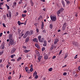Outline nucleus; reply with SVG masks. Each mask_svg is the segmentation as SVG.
I'll return each mask as SVG.
<instances>
[{"label": "nucleus", "instance_id": "1", "mask_svg": "<svg viewBox=\"0 0 80 80\" xmlns=\"http://www.w3.org/2000/svg\"><path fill=\"white\" fill-rule=\"evenodd\" d=\"M51 19L52 20V21L55 22L56 21V17H54L52 16H51Z\"/></svg>", "mask_w": 80, "mask_h": 80}, {"label": "nucleus", "instance_id": "2", "mask_svg": "<svg viewBox=\"0 0 80 80\" xmlns=\"http://www.w3.org/2000/svg\"><path fill=\"white\" fill-rule=\"evenodd\" d=\"M28 33H29V31H27L26 32V33L23 36L24 38H26V37L28 36Z\"/></svg>", "mask_w": 80, "mask_h": 80}, {"label": "nucleus", "instance_id": "3", "mask_svg": "<svg viewBox=\"0 0 80 80\" xmlns=\"http://www.w3.org/2000/svg\"><path fill=\"white\" fill-rule=\"evenodd\" d=\"M58 41H59V40L58 39V38H56L54 40V44L56 45V44L57 43V42H58Z\"/></svg>", "mask_w": 80, "mask_h": 80}, {"label": "nucleus", "instance_id": "4", "mask_svg": "<svg viewBox=\"0 0 80 80\" xmlns=\"http://www.w3.org/2000/svg\"><path fill=\"white\" fill-rule=\"evenodd\" d=\"M61 3L64 8L65 7V2L63 0H61Z\"/></svg>", "mask_w": 80, "mask_h": 80}, {"label": "nucleus", "instance_id": "5", "mask_svg": "<svg viewBox=\"0 0 80 80\" xmlns=\"http://www.w3.org/2000/svg\"><path fill=\"white\" fill-rule=\"evenodd\" d=\"M9 43L10 44V45H12L14 43V42L13 40H11L9 41Z\"/></svg>", "mask_w": 80, "mask_h": 80}, {"label": "nucleus", "instance_id": "6", "mask_svg": "<svg viewBox=\"0 0 80 80\" xmlns=\"http://www.w3.org/2000/svg\"><path fill=\"white\" fill-rule=\"evenodd\" d=\"M33 30L30 31V32L29 31V32L28 33V34H29V35H33Z\"/></svg>", "mask_w": 80, "mask_h": 80}, {"label": "nucleus", "instance_id": "7", "mask_svg": "<svg viewBox=\"0 0 80 80\" xmlns=\"http://www.w3.org/2000/svg\"><path fill=\"white\" fill-rule=\"evenodd\" d=\"M65 25H66V23H65L64 24H63V26L62 27V30H65Z\"/></svg>", "mask_w": 80, "mask_h": 80}, {"label": "nucleus", "instance_id": "8", "mask_svg": "<svg viewBox=\"0 0 80 80\" xmlns=\"http://www.w3.org/2000/svg\"><path fill=\"white\" fill-rule=\"evenodd\" d=\"M5 44H2L1 46V48L2 49H3L5 48Z\"/></svg>", "mask_w": 80, "mask_h": 80}, {"label": "nucleus", "instance_id": "9", "mask_svg": "<svg viewBox=\"0 0 80 80\" xmlns=\"http://www.w3.org/2000/svg\"><path fill=\"white\" fill-rule=\"evenodd\" d=\"M16 50V48H14L12 50V51L11 52V54H12L13 53H14L15 52V51Z\"/></svg>", "mask_w": 80, "mask_h": 80}, {"label": "nucleus", "instance_id": "10", "mask_svg": "<svg viewBox=\"0 0 80 80\" xmlns=\"http://www.w3.org/2000/svg\"><path fill=\"white\" fill-rule=\"evenodd\" d=\"M44 44H43L44 47H46L47 46V41H44Z\"/></svg>", "mask_w": 80, "mask_h": 80}, {"label": "nucleus", "instance_id": "11", "mask_svg": "<svg viewBox=\"0 0 80 80\" xmlns=\"http://www.w3.org/2000/svg\"><path fill=\"white\" fill-rule=\"evenodd\" d=\"M25 69L26 70V72H28V73H30V72H29V71H28V67L25 68Z\"/></svg>", "mask_w": 80, "mask_h": 80}, {"label": "nucleus", "instance_id": "12", "mask_svg": "<svg viewBox=\"0 0 80 80\" xmlns=\"http://www.w3.org/2000/svg\"><path fill=\"white\" fill-rule=\"evenodd\" d=\"M36 55H37L38 57L40 56V52L38 51H36Z\"/></svg>", "mask_w": 80, "mask_h": 80}, {"label": "nucleus", "instance_id": "13", "mask_svg": "<svg viewBox=\"0 0 80 80\" xmlns=\"http://www.w3.org/2000/svg\"><path fill=\"white\" fill-rule=\"evenodd\" d=\"M44 38H42V39L40 41H39V42H40L41 43H43V42H44Z\"/></svg>", "mask_w": 80, "mask_h": 80}, {"label": "nucleus", "instance_id": "14", "mask_svg": "<svg viewBox=\"0 0 80 80\" xmlns=\"http://www.w3.org/2000/svg\"><path fill=\"white\" fill-rule=\"evenodd\" d=\"M42 22V24L41 25V28L42 29H43V27H44V22Z\"/></svg>", "mask_w": 80, "mask_h": 80}, {"label": "nucleus", "instance_id": "15", "mask_svg": "<svg viewBox=\"0 0 80 80\" xmlns=\"http://www.w3.org/2000/svg\"><path fill=\"white\" fill-rule=\"evenodd\" d=\"M30 3L32 6H33V5H34V3L33 2V1L32 0H31L30 1Z\"/></svg>", "mask_w": 80, "mask_h": 80}, {"label": "nucleus", "instance_id": "16", "mask_svg": "<svg viewBox=\"0 0 80 80\" xmlns=\"http://www.w3.org/2000/svg\"><path fill=\"white\" fill-rule=\"evenodd\" d=\"M30 40V39H29V38L27 37L25 40V42H26V43H27V42H28V41Z\"/></svg>", "mask_w": 80, "mask_h": 80}, {"label": "nucleus", "instance_id": "17", "mask_svg": "<svg viewBox=\"0 0 80 80\" xmlns=\"http://www.w3.org/2000/svg\"><path fill=\"white\" fill-rule=\"evenodd\" d=\"M30 50H27V49H25L24 50V52L25 53H28L29 52H30Z\"/></svg>", "mask_w": 80, "mask_h": 80}, {"label": "nucleus", "instance_id": "18", "mask_svg": "<svg viewBox=\"0 0 80 80\" xmlns=\"http://www.w3.org/2000/svg\"><path fill=\"white\" fill-rule=\"evenodd\" d=\"M61 12H61V11L60 10H59L57 12V15H59V14H60L61 13Z\"/></svg>", "mask_w": 80, "mask_h": 80}, {"label": "nucleus", "instance_id": "19", "mask_svg": "<svg viewBox=\"0 0 80 80\" xmlns=\"http://www.w3.org/2000/svg\"><path fill=\"white\" fill-rule=\"evenodd\" d=\"M42 58V56H40L38 57V59L39 60L38 62H40V60H41V58Z\"/></svg>", "mask_w": 80, "mask_h": 80}, {"label": "nucleus", "instance_id": "20", "mask_svg": "<svg viewBox=\"0 0 80 80\" xmlns=\"http://www.w3.org/2000/svg\"><path fill=\"white\" fill-rule=\"evenodd\" d=\"M37 75V72L35 71L33 74V76L35 77Z\"/></svg>", "mask_w": 80, "mask_h": 80}, {"label": "nucleus", "instance_id": "21", "mask_svg": "<svg viewBox=\"0 0 80 80\" xmlns=\"http://www.w3.org/2000/svg\"><path fill=\"white\" fill-rule=\"evenodd\" d=\"M17 5V3L14 2L13 3V5L12 6L13 8H14V7H16Z\"/></svg>", "mask_w": 80, "mask_h": 80}, {"label": "nucleus", "instance_id": "22", "mask_svg": "<svg viewBox=\"0 0 80 80\" xmlns=\"http://www.w3.org/2000/svg\"><path fill=\"white\" fill-rule=\"evenodd\" d=\"M13 38H12V36H10L9 38V40H13Z\"/></svg>", "mask_w": 80, "mask_h": 80}, {"label": "nucleus", "instance_id": "23", "mask_svg": "<svg viewBox=\"0 0 80 80\" xmlns=\"http://www.w3.org/2000/svg\"><path fill=\"white\" fill-rule=\"evenodd\" d=\"M33 41L34 42H38V39L37 38H35L33 39Z\"/></svg>", "mask_w": 80, "mask_h": 80}, {"label": "nucleus", "instance_id": "24", "mask_svg": "<svg viewBox=\"0 0 80 80\" xmlns=\"http://www.w3.org/2000/svg\"><path fill=\"white\" fill-rule=\"evenodd\" d=\"M9 15L10 17H12V12H11V11H9Z\"/></svg>", "mask_w": 80, "mask_h": 80}, {"label": "nucleus", "instance_id": "25", "mask_svg": "<svg viewBox=\"0 0 80 80\" xmlns=\"http://www.w3.org/2000/svg\"><path fill=\"white\" fill-rule=\"evenodd\" d=\"M66 4L67 5H69V4H70V1H66Z\"/></svg>", "mask_w": 80, "mask_h": 80}, {"label": "nucleus", "instance_id": "26", "mask_svg": "<svg viewBox=\"0 0 80 80\" xmlns=\"http://www.w3.org/2000/svg\"><path fill=\"white\" fill-rule=\"evenodd\" d=\"M35 47H36L38 48H39L40 47L38 46V45L37 44H35Z\"/></svg>", "mask_w": 80, "mask_h": 80}, {"label": "nucleus", "instance_id": "27", "mask_svg": "<svg viewBox=\"0 0 80 80\" xmlns=\"http://www.w3.org/2000/svg\"><path fill=\"white\" fill-rule=\"evenodd\" d=\"M41 38H42V36H39L38 37V41H39L41 39Z\"/></svg>", "mask_w": 80, "mask_h": 80}, {"label": "nucleus", "instance_id": "28", "mask_svg": "<svg viewBox=\"0 0 80 80\" xmlns=\"http://www.w3.org/2000/svg\"><path fill=\"white\" fill-rule=\"evenodd\" d=\"M5 5H6V6L8 10L10 9V7H9V6H8V5L7 4H6Z\"/></svg>", "mask_w": 80, "mask_h": 80}, {"label": "nucleus", "instance_id": "29", "mask_svg": "<svg viewBox=\"0 0 80 80\" xmlns=\"http://www.w3.org/2000/svg\"><path fill=\"white\" fill-rule=\"evenodd\" d=\"M44 59H48V56L47 55L44 56Z\"/></svg>", "mask_w": 80, "mask_h": 80}, {"label": "nucleus", "instance_id": "30", "mask_svg": "<svg viewBox=\"0 0 80 80\" xmlns=\"http://www.w3.org/2000/svg\"><path fill=\"white\" fill-rule=\"evenodd\" d=\"M3 18L4 20H6V15H4L3 16Z\"/></svg>", "mask_w": 80, "mask_h": 80}, {"label": "nucleus", "instance_id": "31", "mask_svg": "<svg viewBox=\"0 0 80 80\" xmlns=\"http://www.w3.org/2000/svg\"><path fill=\"white\" fill-rule=\"evenodd\" d=\"M59 10L61 12H62L64 10V9H63V8H61L60 10Z\"/></svg>", "mask_w": 80, "mask_h": 80}, {"label": "nucleus", "instance_id": "32", "mask_svg": "<svg viewBox=\"0 0 80 80\" xmlns=\"http://www.w3.org/2000/svg\"><path fill=\"white\" fill-rule=\"evenodd\" d=\"M27 16V15H26L25 14H22V17H23V18L24 17H26Z\"/></svg>", "mask_w": 80, "mask_h": 80}, {"label": "nucleus", "instance_id": "33", "mask_svg": "<svg viewBox=\"0 0 80 80\" xmlns=\"http://www.w3.org/2000/svg\"><path fill=\"white\" fill-rule=\"evenodd\" d=\"M3 3H4L3 2L0 3V7H2V5H3Z\"/></svg>", "mask_w": 80, "mask_h": 80}, {"label": "nucleus", "instance_id": "34", "mask_svg": "<svg viewBox=\"0 0 80 80\" xmlns=\"http://www.w3.org/2000/svg\"><path fill=\"white\" fill-rule=\"evenodd\" d=\"M49 27L51 28H53V25H52V24H51L50 25Z\"/></svg>", "mask_w": 80, "mask_h": 80}, {"label": "nucleus", "instance_id": "35", "mask_svg": "<svg viewBox=\"0 0 80 80\" xmlns=\"http://www.w3.org/2000/svg\"><path fill=\"white\" fill-rule=\"evenodd\" d=\"M18 25L19 26L21 25V22H20V21H18Z\"/></svg>", "mask_w": 80, "mask_h": 80}, {"label": "nucleus", "instance_id": "36", "mask_svg": "<svg viewBox=\"0 0 80 80\" xmlns=\"http://www.w3.org/2000/svg\"><path fill=\"white\" fill-rule=\"evenodd\" d=\"M21 59H22V58H21V57H19L17 59V61H20V60H21Z\"/></svg>", "mask_w": 80, "mask_h": 80}, {"label": "nucleus", "instance_id": "37", "mask_svg": "<svg viewBox=\"0 0 80 80\" xmlns=\"http://www.w3.org/2000/svg\"><path fill=\"white\" fill-rule=\"evenodd\" d=\"M49 72H51V71H52V68H50L49 70Z\"/></svg>", "mask_w": 80, "mask_h": 80}, {"label": "nucleus", "instance_id": "38", "mask_svg": "<svg viewBox=\"0 0 80 80\" xmlns=\"http://www.w3.org/2000/svg\"><path fill=\"white\" fill-rule=\"evenodd\" d=\"M33 68H31L30 69V72H33Z\"/></svg>", "mask_w": 80, "mask_h": 80}, {"label": "nucleus", "instance_id": "39", "mask_svg": "<svg viewBox=\"0 0 80 80\" xmlns=\"http://www.w3.org/2000/svg\"><path fill=\"white\" fill-rule=\"evenodd\" d=\"M67 72H64L63 73V75H64V76H66L67 75Z\"/></svg>", "mask_w": 80, "mask_h": 80}, {"label": "nucleus", "instance_id": "40", "mask_svg": "<svg viewBox=\"0 0 80 80\" xmlns=\"http://www.w3.org/2000/svg\"><path fill=\"white\" fill-rule=\"evenodd\" d=\"M3 51L1 52H0V55H2V54H3Z\"/></svg>", "mask_w": 80, "mask_h": 80}, {"label": "nucleus", "instance_id": "41", "mask_svg": "<svg viewBox=\"0 0 80 80\" xmlns=\"http://www.w3.org/2000/svg\"><path fill=\"white\" fill-rule=\"evenodd\" d=\"M45 50V48L44 47H43L42 48V51H44Z\"/></svg>", "mask_w": 80, "mask_h": 80}, {"label": "nucleus", "instance_id": "42", "mask_svg": "<svg viewBox=\"0 0 80 80\" xmlns=\"http://www.w3.org/2000/svg\"><path fill=\"white\" fill-rule=\"evenodd\" d=\"M38 77V75H36L35 77V78L36 79H37V78Z\"/></svg>", "mask_w": 80, "mask_h": 80}, {"label": "nucleus", "instance_id": "43", "mask_svg": "<svg viewBox=\"0 0 80 80\" xmlns=\"http://www.w3.org/2000/svg\"><path fill=\"white\" fill-rule=\"evenodd\" d=\"M2 25L4 27H6V26L5 25V23H3Z\"/></svg>", "mask_w": 80, "mask_h": 80}, {"label": "nucleus", "instance_id": "44", "mask_svg": "<svg viewBox=\"0 0 80 80\" xmlns=\"http://www.w3.org/2000/svg\"><path fill=\"white\" fill-rule=\"evenodd\" d=\"M10 65V64H8L7 65L6 67L7 68H8V67H9V66Z\"/></svg>", "mask_w": 80, "mask_h": 80}, {"label": "nucleus", "instance_id": "45", "mask_svg": "<svg viewBox=\"0 0 80 80\" xmlns=\"http://www.w3.org/2000/svg\"><path fill=\"white\" fill-rule=\"evenodd\" d=\"M67 57H68V55H66L64 57V58H67Z\"/></svg>", "mask_w": 80, "mask_h": 80}, {"label": "nucleus", "instance_id": "46", "mask_svg": "<svg viewBox=\"0 0 80 80\" xmlns=\"http://www.w3.org/2000/svg\"><path fill=\"white\" fill-rule=\"evenodd\" d=\"M77 56H78V55H76L75 56L74 58H75V59H76V58H77Z\"/></svg>", "mask_w": 80, "mask_h": 80}, {"label": "nucleus", "instance_id": "47", "mask_svg": "<svg viewBox=\"0 0 80 80\" xmlns=\"http://www.w3.org/2000/svg\"><path fill=\"white\" fill-rule=\"evenodd\" d=\"M53 46H52L51 48V50H53Z\"/></svg>", "mask_w": 80, "mask_h": 80}, {"label": "nucleus", "instance_id": "48", "mask_svg": "<svg viewBox=\"0 0 80 80\" xmlns=\"http://www.w3.org/2000/svg\"><path fill=\"white\" fill-rule=\"evenodd\" d=\"M56 58V56H53L52 57V59H54V58Z\"/></svg>", "mask_w": 80, "mask_h": 80}, {"label": "nucleus", "instance_id": "49", "mask_svg": "<svg viewBox=\"0 0 80 80\" xmlns=\"http://www.w3.org/2000/svg\"><path fill=\"white\" fill-rule=\"evenodd\" d=\"M3 34V33H1L0 34V37H1L2 36V34Z\"/></svg>", "mask_w": 80, "mask_h": 80}, {"label": "nucleus", "instance_id": "50", "mask_svg": "<svg viewBox=\"0 0 80 80\" xmlns=\"http://www.w3.org/2000/svg\"><path fill=\"white\" fill-rule=\"evenodd\" d=\"M67 32H65L62 34V35H67Z\"/></svg>", "mask_w": 80, "mask_h": 80}, {"label": "nucleus", "instance_id": "51", "mask_svg": "<svg viewBox=\"0 0 80 80\" xmlns=\"http://www.w3.org/2000/svg\"><path fill=\"white\" fill-rule=\"evenodd\" d=\"M11 76H9L8 78V79L9 80H10V79H11Z\"/></svg>", "mask_w": 80, "mask_h": 80}, {"label": "nucleus", "instance_id": "52", "mask_svg": "<svg viewBox=\"0 0 80 80\" xmlns=\"http://www.w3.org/2000/svg\"><path fill=\"white\" fill-rule=\"evenodd\" d=\"M36 31H37V33H38V32H39V30H38V29H36Z\"/></svg>", "mask_w": 80, "mask_h": 80}, {"label": "nucleus", "instance_id": "53", "mask_svg": "<svg viewBox=\"0 0 80 80\" xmlns=\"http://www.w3.org/2000/svg\"><path fill=\"white\" fill-rule=\"evenodd\" d=\"M62 50H61L59 52V55H60L61 53H62Z\"/></svg>", "mask_w": 80, "mask_h": 80}, {"label": "nucleus", "instance_id": "54", "mask_svg": "<svg viewBox=\"0 0 80 80\" xmlns=\"http://www.w3.org/2000/svg\"><path fill=\"white\" fill-rule=\"evenodd\" d=\"M42 32H43V33H45L46 32V31H45V30H44L42 31Z\"/></svg>", "mask_w": 80, "mask_h": 80}, {"label": "nucleus", "instance_id": "55", "mask_svg": "<svg viewBox=\"0 0 80 80\" xmlns=\"http://www.w3.org/2000/svg\"><path fill=\"white\" fill-rule=\"evenodd\" d=\"M23 48H25V49H26V48H27V47L26 46H23Z\"/></svg>", "mask_w": 80, "mask_h": 80}, {"label": "nucleus", "instance_id": "56", "mask_svg": "<svg viewBox=\"0 0 80 80\" xmlns=\"http://www.w3.org/2000/svg\"><path fill=\"white\" fill-rule=\"evenodd\" d=\"M75 17H78V15H77V13L76 14H75Z\"/></svg>", "mask_w": 80, "mask_h": 80}, {"label": "nucleus", "instance_id": "57", "mask_svg": "<svg viewBox=\"0 0 80 80\" xmlns=\"http://www.w3.org/2000/svg\"><path fill=\"white\" fill-rule=\"evenodd\" d=\"M11 61H13V62L14 61H15V60L14 59H12L11 60Z\"/></svg>", "mask_w": 80, "mask_h": 80}, {"label": "nucleus", "instance_id": "58", "mask_svg": "<svg viewBox=\"0 0 80 80\" xmlns=\"http://www.w3.org/2000/svg\"><path fill=\"white\" fill-rule=\"evenodd\" d=\"M6 16H7V17H8V18L9 17V16H8V14H7Z\"/></svg>", "mask_w": 80, "mask_h": 80}, {"label": "nucleus", "instance_id": "59", "mask_svg": "<svg viewBox=\"0 0 80 80\" xmlns=\"http://www.w3.org/2000/svg\"><path fill=\"white\" fill-rule=\"evenodd\" d=\"M20 32H21V30H18V33H20Z\"/></svg>", "mask_w": 80, "mask_h": 80}, {"label": "nucleus", "instance_id": "60", "mask_svg": "<svg viewBox=\"0 0 80 80\" xmlns=\"http://www.w3.org/2000/svg\"><path fill=\"white\" fill-rule=\"evenodd\" d=\"M78 70H79V71H80V66H79L78 67Z\"/></svg>", "mask_w": 80, "mask_h": 80}, {"label": "nucleus", "instance_id": "61", "mask_svg": "<svg viewBox=\"0 0 80 80\" xmlns=\"http://www.w3.org/2000/svg\"><path fill=\"white\" fill-rule=\"evenodd\" d=\"M34 25L36 26V27H37V23H35L34 24Z\"/></svg>", "mask_w": 80, "mask_h": 80}, {"label": "nucleus", "instance_id": "62", "mask_svg": "<svg viewBox=\"0 0 80 80\" xmlns=\"http://www.w3.org/2000/svg\"><path fill=\"white\" fill-rule=\"evenodd\" d=\"M11 57L12 58H13V55H11Z\"/></svg>", "mask_w": 80, "mask_h": 80}, {"label": "nucleus", "instance_id": "63", "mask_svg": "<svg viewBox=\"0 0 80 80\" xmlns=\"http://www.w3.org/2000/svg\"><path fill=\"white\" fill-rule=\"evenodd\" d=\"M16 15H17H17H18V12H17L16 13Z\"/></svg>", "mask_w": 80, "mask_h": 80}, {"label": "nucleus", "instance_id": "64", "mask_svg": "<svg viewBox=\"0 0 80 80\" xmlns=\"http://www.w3.org/2000/svg\"><path fill=\"white\" fill-rule=\"evenodd\" d=\"M24 13H27V11L25 10L24 11H23Z\"/></svg>", "mask_w": 80, "mask_h": 80}]
</instances>
